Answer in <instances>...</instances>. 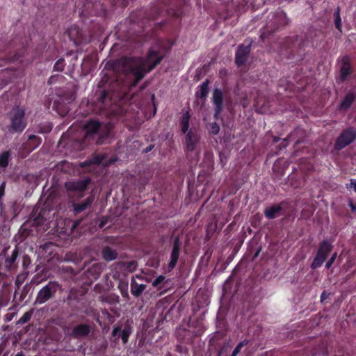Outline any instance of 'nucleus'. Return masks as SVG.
Segmentation results:
<instances>
[{
	"mask_svg": "<svg viewBox=\"0 0 356 356\" xmlns=\"http://www.w3.org/2000/svg\"><path fill=\"white\" fill-rule=\"evenodd\" d=\"M163 59V56H159L158 51L150 49L146 60L136 58H122L118 60L117 65L124 74H132L135 76L131 86H136L143 79L145 73L152 70Z\"/></svg>",
	"mask_w": 356,
	"mask_h": 356,
	"instance_id": "obj_1",
	"label": "nucleus"
},
{
	"mask_svg": "<svg viewBox=\"0 0 356 356\" xmlns=\"http://www.w3.org/2000/svg\"><path fill=\"white\" fill-rule=\"evenodd\" d=\"M111 129L109 123H104L95 118L90 119L83 126L86 132L84 140L97 145L109 143Z\"/></svg>",
	"mask_w": 356,
	"mask_h": 356,
	"instance_id": "obj_2",
	"label": "nucleus"
},
{
	"mask_svg": "<svg viewBox=\"0 0 356 356\" xmlns=\"http://www.w3.org/2000/svg\"><path fill=\"white\" fill-rule=\"evenodd\" d=\"M91 182L90 177L72 180L65 183V188L70 200H80L85 195V191Z\"/></svg>",
	"mask_w": 356,
	"mask_h": 356,
	"instance_id": "obj_3",
	"label": "nucleus"
},
{
	"mask_svg": "<svg viewBox=\"0 0 356 356\" xmlns=\"http://www.w3.org/2000/svg\"><path fill=\"white\" fill-rule=\"evenodd\" d=\"M108 81V78L104 76L98 85L99 88H103V90L100 91L99 97L97 98L99 103H101L102 105H106L111 100L112 93L120 88V83L118 81H111L108 86L105 88L104 86Z\"/></svg>",
	"mask_w": 356,
	"mask_h": 356,
	"instance_id": "obj_4",
	"label": "nucleus"
},
{
	"mask_svg": "<svg viewBox=\"0 0 356 356\" xmlns=\"http://www.w3.org/2000/svg\"><path fill=\"white\" fill-rule=\"evenodd\" d=\"M60 285L56 282H49L38 293L35 303L43 304L55 296Z\"/></svg>",
	"mask_w": 356,
	"mask_h": 356,
	"instance_id": "obj_5",
	"label": "nucleus"
},
{
	"mask_svg": "<svg viewBox=\"0 0 356 356\" xmlns=\"http://www.w3.org/2000/svg\"><path fill=\"white\" fill-rule=\"evenodd\" d=\"M332 250V245L331 243L325 240L323 241L320 244L317 251L316 256L311 264L312 269H316L320 267L323 262L326 260L328 254Z\"/></svg>",
	"mask_w": 356,
	"mask_h": 356,
	"instance_id": "obj_6",
	"label": "nucleus"
},
{
	"mask_svg": "<svg viewBox=\"0 0 356 356\" xmlns=\"http://www.w3.org/2000/svg\"><path fill=\"white\" fill-rule=\"evenodd\" d=\"M356 138V129L350 127L344 129L336 140L334 148L341 150L352 143Z\"/></svg>",
	"mask_w": 356,
	"mask_h": 356,
	"instance_id": "obj_7",
	"label": "nucleus"
},
{
	"mask_svg": "<svg viewBox=\"0 0 356 356\" xmlns=\"http://www.w3.org/2000/svg\"><path fill=\"white\" fill-rule=\"evenodd\" d=\"M9 115L11 121L8 127L9 132H21L22 131V108L19 106L13 108Z\"/></svg>",
	"mask_w": 356,
	"mask_h": 356,
	"instance_id": "obj_8",
	"label": "nucleus"
},
{
	"mask_svg": "<svg viewBox=\"0 0 356 356\" xmlns=\"http://www.w3.org/2000/svg\"><path fill=\"white\" fill-rule=\"evenodd\" d=\"M65 332H67L70 337L74 339H83L88 337L92 332V327L86 323H81L74 326L72 329L69 327L64 328Z\"/></svg>",
	"mask_w": 356,
	"mask_h": 356,
	"instance_id": "obj_9",
	"label": "nucleus"
},
{
	"mask_svg": "<svg viewBox=\"0 0 356 356\" xmlns=\"http://www.w3.org/2000/svg\"><path fill=\"white\" fill-rule=\"evenodd\" d=\"M251 51V43L248 45L240 44L238 47L235 55V63L237 66L244 65L250 56Z\"/></svg>",
	"mask_w": 356,
	"mask_h": 356,
	"instance_id": "obj_10",
	"label": "nucleus"
},
{
	"mask_svg": "<svg viewBox=\"0 0 356 356\" xmlns=\"http://www.w3.org/2000/svg\"><path fill=\"white\" fill-rule=\"evenodd\" d=\"M185 134V142H184V146H185V150L187 152H193L195 149L197 145H198L200 142V137L197 134V133L193 130L190 129L187 133Z\"/></svg>",
	"mask_w": 356,
	"mask_h": 356,
	"instance_id": "obj_11",
	"label": "nucleus"
},
{
	"mask_svg": "<svg viewBox=\"0 0 356 356\" xmlns=\"http://www.w3.org/2000/svg\"><path fill=\"white\" fill-rule=\"evenodd\" d=\"M131 332V327L127 322L123 329H122L119 325H114L112 330V336L116 337V340L121 338L122 343L126 344L128 342V339Z\"/></svg>",
	"mask_w": 356,
	"mask_h": 356,
	"instance_id": "obj_12",
	"label": "nucleus"
},
{
	"mask_svg": "<svg viewBox=\"0 0 356 356\" xmlns=\"http://www.w3.org/2000/svg\"><path fill=\"white\" fill-rule=\"evenodd\" d=\"M212 101L214 104L213 118L218 120L223 108V95L220 89L215 88L213 90Z\"/></svg>",
	"mask_w": 356,
	"mask_h": 356,
	"instance_id": "obj_13",
	"label": "nucleus"
},
{
	"mask_svg": "<svg viewBox=\"0 0 356 356\" xmlns=\"http://www.w3.org/2000/svg\"><path fill=\"white\" fill-rule=\"evenodd\" d=\"M78 200H70V202L72 203L74 215H77L90 208L95 200V197L94 195H90L81 202H76Z\"/></svg>",
	"mask_w": 356,
	"mask_h": 356,
	"instance_id": "obj_14",
	"label": "nucleus"
},
{
	"mask_svg": "<svg viewBox=\"0 0 356 356\" xmlns=\"http://www.w3.org/2000/svg\"><path fill=\"white\" fill-rule=\"evenodd\" d=\"M27 134V140L24 143V152L31 153L42 143V139L35 134Z\"/></svg>",
	"mask_w": 356,
	"mask_h": 356,
	"instance_id": "obj_15",
	"label": "nucleus"
},
{
	"mask_svg": "<svg viewBox=\"0 0 356 356\" xmlns=\"http://www.w3.org/2000/svg\"><path fill=\"white\" fill-rule=\"evenodd\" d=\"M181 242L178 236L175 237L173 241L172 250L170 254V261L168 264V268L172 270L179 259L180 252Z\"/></svg>",
	"mask_w": 356,
	"mask_h": 356,
	"instance_id": "obj_16",
	"label": "nucleus"
},
{
	"mask_svg": "<svg viewBox=\"0 0 356 356\" xmlns=\"http://www.w3.org/2000/svg\"><path fill=\"white\" fill-rule=\"evenodd\" d=\"M352 72L350 58L348 56H344L341 59V66L340 68L339 79L341 81H344Z\"/></svg>",
	"mask_w": 356,
	"mask_h": 356,
	"instance_id": "obj_17",
	"label": "nucleus"
},
{
	"mask_svg": "<svg viewBox=\"0 0 356 356\" xmlns=\"http://www.w3.org/2000/svg\"><path fill=\"white\" fill-rule=\"evenodd\" d=\"M19 255V250L18 246H16L13 250L10 256H8L5 259V267L7 270H15L17 268V259Z\"/></svg>",
	"mask_w": 356,
	"mask_h": 356,
	"instance_id": "obj_18",
	"label": "nucleus"
},
{
	"mask_svg": "<svg viewBox=\"0 0 356 356\" xmlns=\"http://www.w3.org/2000/svg\"><path fill=\"white\" fill-rule=\"evenodd\" d=\"M356 100V92H349L344 97L341 104L339 105L340 110L347 111Z\"/></svg>",
	"mask_w": 356,
	"mask_h": 356,
	"instance_id": "obj_19",
	"label": "nucleus"
},
{
	"mask_svg": "<svg viewBox=\"0 0 356 356\" xmlns=\"http://www.w3.org/2000/svg\"><path fill=\"white\" fill-rule=\"evenodd\" d=\"M11 150H6L0 154V173L4 172L12 160Z\"/></svg>",
	"mask_w": 356,
	"mask_h": 356,
	"instance_id": "obj_20",
	"label": "nucleus"
},
{
	"mask_svg": "<svg viewBox=\"0 0 356 356\" xmlns=\"http://www.w3.org/2000/svg\"><path fill=\"white\" fill-rule=\"evenodd\" d=\"M69 37L75 45H79L83 40L82 33L77 26H72L69 29Z\"/></svg>",
	"mask_w": 356,
	"mask_h": 356,
	"instance_id": "obj_21",
	"label": "nucleus"
},
{
	"mask_svg": "<svg viewBox=\"0 0 356 356\" xmlns=\"http://www.w3.org/2000/svg\"><path fill=\"white\" fill-rule=\"evenodd\" d=\"M102 258L106 261H111L118 258V253L110 246H105L102 250Z\"/></svg>",
	"mask_w": 356,
	"mask_h": 356,
	"instance_id": "obj_22",
	"label": "nucleus"
},
{
	"mask_svg": "<svg viewBox=\"0 0 356 356\" xmlns=\"http://www.w3.org/2000/svg\"><path fill=\"white\" fill-rule=\"evenodd\" d=\"M146 289V285L143 284H138L133 277L131 280V293L135 297H139Z\"/></svg>",
	"mask_w": 356,
	"mask_h": 356,
	"instance_id": "obj_23",
	"label": "nucleus"
},
{
	"mask_svg": "<svg viewBox=\"0 0 356 356\" xmlns=\"http://www.w3.org/2000/svg\"><path fill=\"white\" fill-rule=\"evenodd\" d=\"M282 209L280 205L274 204L269 208L265 209L264 213L265 216L268 219L271 220V219L275 218L277 216H279Z\"/></svg>",
	"mask_w": 356,
	"mask_h": 356,
	"instance_id": "obj_24",
	"label": "nucleus"
},
{
	"mask_svg": "<svg viewBox=\"0 0 356 356\" xmlns=\"http://www.w3.org/2000/svg\"><path fill=\"white\" fill-rule=\"evenodd\" d=\"M210 81L209 79H206L200 86V89L195 93V97L197 98H200L206 100V98L209 93V84Z\"/></svg>",
	"mask_w": 356,
	"mask_h": 356,
	"instance_id": "obj_25",
	"label": "nucleus"
},
{
	"mask_svg": "<svg viewBox=\"0 0 356 356\" xmlns=\"http://www.w3.org/2000/svg\"><path fill=\"white\" fill-rule=\"evenodd\" d=\"M105 154H95L92 155L90 159L84 162V165H89L91 164L99 165L105 159Z\"/></svg>",
	"mask_w": 356,
	"mask_h": 356,
	"instance_id": "obj_26",
	"label": "nucleus"
},
{
	"mask_svg": "<svg viewBox=\"0 0 356 356\" xmlns=\"http://www.w3.org/2000/svg\"><path fill=\"white\" fill-rule=\"evenodd\" d=\"M21 274L18 275L15 281L16 289L14 293V300L22 301V291L20 290L22 284Z\"/></svg>",
	"mask_w": 356,
	"mask_h": 356,
	"instance_id": "obj_27",
	"label": "nucleus"
},
{
	"mask_svg": "<svg viewBox=\"0 0 356 356\" xmlns=\"http://www.w3.org/2000/svg\"><path fill=\"white\" fill-rule=\"evenodd\" d=\"M191 115L188 111H186L184 115H182L181 122H180V126L181 129V131L184 134L187 133L189 130V120H190Z\"/></svg>",
	"mask_w": 356,
	"mask_h": 356,
	"instance_id": "obj_28",
	"label": "nucleus"
},
{
	"mask_svg": "<svg viewBox=\"0 0 356 356\" xmlns=\"http://www.w3.org/2000/svg\"><path fill=\"white\" fill-rule=\"evenodd\" d=\"M126 270L130 273L134 272L138 268V262L135 260L131 261H121L119 263Z\"/></svg>",
	"mask_w": 356,
	"mask_h": 356,
	"instance_id": "obj_29",
	"label": "nucleus"
},
{
	"mask_svg": "<svg viewBox=\"0 0 356 356\" xmlns=\"http://www.w3.org/2000/svg\"><path fill=\"white\" fill-rule=\"evenodd\" d=\"M26 181L29 184V188L31 190L36 188L38 186V178L33 175H27L24 177V181Z\"/></svg>",
	"mask_w": 356,
	"mask_h": 356,
	"instance_id": "obj_30",
	"label": "nucleus"
},
{
	"mask_svg": "<svg viewBox=\"0 0 356 356\" xmlns=\"http://www.w3.org/2000/svg\"><path fill=\"white\" fill-rule=\"evenodd\" d=\"M275 22L278 26H282L287 24V19L286 14L283 12H278L275 15Z\"/></svg>",
	"mask_w": 356,
	"mask_h": 356,
	"instance_id": "obj_31",
	"label": "nucleus"
},
{
	"mask_svg": "<svg viewBox=\"0 0 356 356\" xmlns=\"http://www.w3.org/2000/svg\"><path fill=\"white\" fill-rule=\"evenodd\" d=\"M339 11H340L339 8H337V9L336 10V11L334 12V14L335 26L338 30H341V28Z\"/></svg>",
	"mask_w": 356,
	"mask_h": 356,
	"instance_id": "obj_32",
	"label": "nucleus"
},
{
	"mask_svg": "<svg viewBox=\"0 0 356 356\" xmlns=\"http://www.w3.org/2000/svg\"><path fill=\"white\" fill-rule=\"evenodd\" d=\"M64 67H65V60H64V58H60L54 64V70L57 72H62V71H63Z\"/></svg>",
	"mask_w": 356,
	"mask_h": 356,
	"instance_id": "obj_33",
	"label": "nucleus"
},
{
	"mask_svg": "<svg viewBox=\"0 0 356 356\" xmlns=\"http://www.w3.org/2000/svg\"><path fill=\"white\" fill-rule=\"evenodd\" d=\"M248 343V341L247 339H244L242 341H241L234 348V350L232 352V354L231 356H236L241 351L242 347H243L245 345H247Z\"/></svg>",
	"mask_w": 356,
	"mask_h": 356,
	"instance_id": "obj_34",
	"label": "nucleus"
},
{
	"mask_svg": "<svg viewBox=\"0 0 356 356\" xmlns=\"http://www.w3.org/2000/svg\"><path fill=\"white\" fill-rule=\"evenodd\" d=\"M209 129L213 135H217L220 131V126L216 122L209 124Z\"/></svg>",
	"mask_w": 356,
	"mask_h": 356,
	"instance_id": "obj_35",
	"label": "nucleus"
},
{
	"mask_svg": "<svg viewBox=\"0 0 356 356\" xmlns=\"http://www.w3.org/2000/svg\"><path fill=\"white\" fill-rule=\"evenodd\" d=\"M101 271H102V267H101V265L99 264L92 265L91 268L89 270L90 273H95L97 277L99 276Z\"/></svg>",
	"mask_w": 356,
	"mask_h": 356,
	"instance_id": "obj_36",
	"label": "nucleus"
},
{
	"mask_svg": "<svg viewBox=\"0 0 356 356\" xmlns=\"http://www.w3.org/2000/svg\"><path fill=\"white\" fill-rule=\"evenodd\" d=\"M336 257H337V252H334L332 255L331 258L327 261V263L325 264V268L327 269H329L332 266V264L334 263V260L336 259Z\"/></svg>",
	"mask_w": 356,
	"mask_h": 356,
	"instance_id": "obj_37",
	"label": "nucleus"
},
{
	"mask_svg": "<svg viewBox=\"0 0 356 356\" xmlns=\"http://www.w3.org/2000/svg\"><path fill=\"white\" fill-rule=\"evenodd\" d=\"M165 277L163 275H159L152 283V285L155 287L158 286L161 283H162Z\"/></svg>",
	"mask_w": 356,
	"mask_h": 356,
	"instance_id": "obj_38",
	"label": "nucleus"
},
{
	"mask_svg": "<svg viewBox=\"0 0 356 356\" xmlns=\"http://www.w3.org/2000/svg\"><path fill=\"white\" fill-rule=\"evenodd\" d=\"M108 216H102L100 219V222L98 225V227L102 229L103 228L105 225L108 222Z\"/></svg>",
	"mask_w": 356,
	"mask_h": 356,
	"instance_id": "obj_39",
	"label": "nucleus"
},
{
	"mask_svg": "<svg viewBox=\"0 0 356 356\" xmlns=\"http://www.w3.org/2000/svg\"><path fill=\"white\" fill-rule=\"evenodd\" d=\"M229 347V343H225L221 348L219 349L218 352L217 356H221L224 353L227 351V348Z\"/></svg>",
	"mask_w": 356,
	"mask_h": 356,
	"instance_id": "obj_40",
	"label": "nucleus"
},
{
	"mask_svg": "<svg viewBox=\"0 0 356 356\" xmlns=\"http://www.w3.org/2000/svg\"><path fill=\"white\" fill-rule=\"evenodd\" d=\"M83 218H79L74 221L73 225H72V229H76L77 227H79L81 223L82 222Z\"/></svg>",
	"mask_w": 356,
	"mask_h": 356,
	"instance_id": "obj_41",
	"label": "nucleus"
},
{
	"mask_svg": "<svg viewBox=\"0 0 356 356\" xmlns=\"http://www.w3.org/2000/svg\"><path fill=\"white\" fill-rule=\"evenodd\" d=\"M31 317V313L26 312L25 314H24V323H25L27 321H29L30 320Z\"/></svg>",
	"mask_w": 356,
	"mask_h": 356,
	"instance_id": "obj_42",
	"label": "nucleus"
},
{
	"mask_svg": "<svg viewBox=\"0 0 356 356\" xmlns=\"http://www.w3.org/2000/svg\"><path fill=\"white\" fill-rule=\"evenodd\" d=\"M22 330L16 332L15 333V335H14L15 338L16 339V341L17 340H20L21 338H22Z\"/></svg>",
	"mask_w": 356,
	"mask_h": 356,
	"instance_id": "obj_43",
	"label": "nucleus"
},
{
	"mask_svg": "<svg viewBox=\"0 0 356 356\" xmlns=\"http://www.w3.org/2000/svg\"><path fill=\"white\" fill-rule=\"evenodd\" d=\"M56 111L62 116L65 115L67 113V112H68V111L66 108H65V109H63L62 111H59L58 106H56Z\"/></svg>",
	"mask_w": 356,
	"mask_h": 356,
	"instance_id": "obj_44",
	"label": "nucleus"
},
{
	"mask_svg": "<svg viewBox=\"0 0 356 356\" xmlns=\"http://www.w3.org/2000/svg\"><path fill=\"white\" fill-rule=\"evenodd\" d=\"M329 296V294H327L325 291L321 293V301L323 302L325 299H327Z\"/></svg>",
	"mask_w": 356,
	"mask_h": 356,
	"instance_id": "obj_45",
	"label": "nucleus"
},
{
	"mask_svg": "<svg viewBox=\"0 0 356 356\" xmlns=\"http://www.w3.org/2000/svg\"><path fill=\"white\" fill-rule=\"evenodd\" d=\"M154 147V145H148L144 150H143V152L145 153H147L149 152H150L151 150L153 149V148Z\"/></svg>",
	"mask_w": 356,
	"mask_h": 356,
	"instance_id": "obj_46",
	"label": "nucleus"
},
{
	"mask_svg": "<svg viewBox=\"0 0 356 356\" xmlns=\"http://www.w3.org/2000/svg\"><path fill=\"white\" fill-rule=\"evenodd\" d=\"M349 206L351 207L353 211H356V204H354L351 200L349 201Z\"/></svg>",
	"mask_w": 356,
	"mask_h": 356,
	"instance_id": "obj_47",
	"label": "nucleus"
},
{
	"mask_svg": "<svg viewBox=\"0 0 356 356\" xmlns=\"http://www.w3.org/2000/svg\"><path fill=\"white\" fill-rule=\"evenodd\" d=\"M350 187H353L356 192V179H351Z\"/></svg>",
	"mask_w": 356,
	"mask_h": 356,
	"instance_id": "obj_48",
	"label": "nucleus"
},
{
	"mask_svg": "<svg viewBox=\"0 0 356 356\" xmlns=\"http://www.w3.org/2000/svg\"><path fill=\"white\" fill-rule=\"evenodd\" d=\"M4 195V186L2 184L1 186H0V198Z\"/></svg>",
	"mask_w": 356,
	"mask_h": 356,
	"instance_id": "obj_49",
	"label": "nucleus"
},
{
	"mask_svg": "<svg viewBox=\"0 0 356 356\" xmlns=\"http://www.w3.org/2000/svg\"><path fill=\"white\" fill-rule=\"evenodd\" d=\"M29 260V258L27 256L24 255V259H23L24 267L26 265V264L28 263Z\"/></svg>",
	"mask_w": 356,
	"mask_h": 356,
	"instance_id": "obj_50",
	"label": "nucleus"
},
{
	"mask_svg": "<svg viewBox=\"0 0 356 356\" xmlns=\"http://www.w3.org/2000/svg\"><path fill=\"white\" fill-rule=\"evenodd\" d=\"M19 238L22 236V225H21L18 230Z\"/></svg>",
	"mask_w": 356,
	"mask_h": 356,
	"instance_id": "obj_51",
	"label": "nucleus"
},
{
	"mask_svg": "<svg viewBox=\"0 0 356 356\" xmlns=\"http://www.w3.org/2000/svg\"><path fill=\"white\" fill-rule=\"evenodd\" d=\"M260 251H261V248H259V250L257 251V252L254 254L253 258L257 257L259 254V252H260Z\"/></svg>",
	"mask_w": 356,
	"mask_h": 356,
	"instance_id": "obj_52",
	"label": "nucleus"
},
{
	"mask_svg": "<svg viewBox=\"0 0 356 356\" xmlns=\"http://www.w3.org/2000/svg\"><path fill=\"white\" fill-rule=\"evenodd\" d=\"M20 323H22V317H21L18 321H17V324H20Z\"/></svg>",
	"mask_w": 356,
	"mask_h": 356,
	"instance_id": "obj_53",
	"label": "nucleus"
},
{
	"mask_svg": "<svg viewBox=\"0 0 356 356\" xmlns=\"http://www.w3.org/2000/svg\"><path fill=\"white\" fill-rule=\"evenodd\" d=\"M15 356H22V351H19Z\"/></svg>",
	"mask_w": 356,
	"mask_h": 356,
	"instance_id": "obj_54",
	"label": "nucleus"
},
{
	"mask_svg": "<svg viewBox=\"0 0 356 356\" xmlns=\"http://www.w3.org/2000/svg\"><path fill=\"white\" fill-rule=\"evenodd\" d=\"M104 348H106L107 347V342L104 343Z\"/></svg>",
	"mask_w": 356,
	"mask_h": 356,
	"instance_id": "obj_55",
	"label": "nucleus"
},
{
	"mask_svg": "<svg viewBox=\"0 0 356 356\" xmlns=\"http://www.w3.org/2000/svg\"><path fill=\"white\" fill-rule=\"evenodd\" d=\"M23 233H24V236L26 234V229H24Z\"/></svg>",
	"mask_w": 356,
	"mask_h": 356,
	"instance_id": "obj_56",
	"label": "nucleus"
},
{
	"mask_svg": "<svg viewBox=\"0 0 356 356\" xmlns=\"http://www.w3.org/2000/svg\"><path fill=\"white\" fill-rule=\"evenodd\" d=\"M17 55L15 56L14 60H18L17 58H16Z\"/></svg>",
	"mask_w": 356,
	"mask_h": 356,
	"instance_id": "obj_57",
	"label": "nucleus"
},
{
	"mask_svg": "<svg viewBox=\"0 0 356 356\" xmlns=\"http://www.w3.org/2000/svg\"><path fill=\"white\" fill-rule=\"evenodd\" d=\"M33 220H34V221H37L38 218H37V217H36V218H34V219H33Z\"/></svg>",
	"mask_w": 356,
	"mask_h": 356,
	"instance_id": "obj_58",
	"label": "nucleus"
},
{
	"mask_svg": "<svg viewBox=\"0 0 356 356\" xmlns=\"http://www.w3.org/2000/svg\"><path fill=\"white\" fill-rule=\"evenodd\" d=\"M8 314H6V317H8ZM7 319H8V321H10V318H7Z\"/></svg>",
	"mask_w": 356,
	"mask_h": 356,
	"instance_id": "obj_59",
	"label": "nucleus"
},
{
	"mask_svg": "<svg viewBox=\"0 0 356 356\" xmlns=\"http://www.w3.org/2000/svg\"><path fill=\"white\" fill-rule=\"evenodd\" d=\"M136 277L138 278H140V277L139 275H136Z\"/></svg>",
	"mask_w": 356,
	"mask_h": 356,
	"instance_id": "obj_60",
	"label": "nucleus"
}]
</instances>
